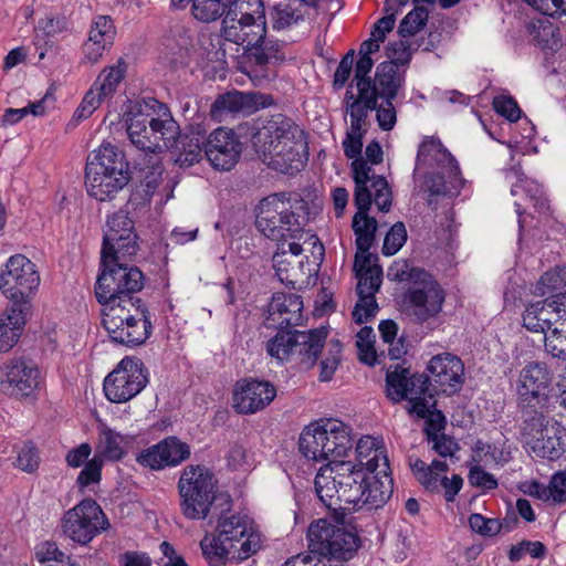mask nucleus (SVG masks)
Returning a JSON list of instances; mask_svg holds the SVG:
<instances>
[{
  "label": "nucleus",
  "instance_id": "nucleus-47",
  "mask_svg": "<svg viewBox=\"0 0 566 566\" xmlns=\"http://www.w3.org/2000/svg\"><path fill=\"white\" fill-rule=\"evenodd\" d=\"M410 469L417 481L429 492H438L440 490L441 478L438 472L432 471L428 464L420 459H410Z\"/></svg>",
  "mask_w": 566,
  "mask_h": 566
},
{
  "label": "nucleus",
  "instance_id": "nucleus-62",
  "mask_svg": "<svg viewBox=\"0 0 566 566\" xmlns=\"http://www.w3.org/2000/svg\"><path fill=\"white\" fill-rule=\"evenodd\" d=\"M105 97H101V93H98L94 87H92L82 99L78 107L75 109L73 119L76 122L88 118L94 111L101 105L102 101Z\"/></svg>",
  "mask_w": 566,
  "mask_h": 566
},
{
  "label": "nucleus",
  "instance_id": "nucleus-5",
  "mask_svg": "<svg viewBox=\"0 0 566 566\" xmlns=\"http://www.w3.org/2000/svg\"><path fill=\"white\" fill-rule=\"evenodd\" d=\"M310 221V208L303 198L273 193L258 207L256 228L266 238L280 243L300 241Z\"/></svg>",
  "mask_w": 566,
  "mask_h": 566
},
{
  "label": "nucleus",
  "instance_id": "nucleus-24",
  "mask_svg": "<svg viewBox=\"0 0 566 566\" xmlns=\"http://www.w3.org/2000/svg\"><path fill=\"white\" fill-rule=\"evenodd\" d=\"M429 375L427 387L429 394H446L448 396L458 392L463 384L464 365L461 359L449 353L433 356L428 365Z\"/></svg>",
  "mask_w": 566,
  "mask_h": 566
},
{
  "label": "nucleus",
  "instance_id": "nucleus-8",
  "mask_svg": "<svg viewBox=\"0 0 566 566\" xmlns=\"http://www.w3.org/2000/svg\"><path fill=\"white\" fill-rule=\"evenodd\" d=\"M413 174L423 175L422 186L430 195L457 196L464 182L455 159L434 137L420 144Z\"/></svg>",
  "mask_w": 566,
  "mask_h": 566
},
{
  "label": "nucleus",
  "instance_id": "nucleus-50",
  "mask_svg": "<svg viewBox=\"0 0 566 566\" xmlns=\"http://www.w3.org/2000/svg\"><path fill=\"white\" fill-rule=\"evenodd\" d=\"M551 333H545L544 346L546 353L554 358L566 360V331H560L558 322L549 329Z\"/></svg>",
  "mask_w": 566,
  "mask_h": 566
},
{
  "label": "nucleus",
  "instance_id": "nucleus-33",
  "mask_svg": "<svg viewBox=\"0 0 566 566\" xmlns=\"http://www.w3.org/2000/svg\"><path fill=\"white\" fill-rule=\"evenodd\" d=\"M376 260L377 256L374 254L359 255L356 253L354 262V270L358 277L357 293L364 295L369 304L374 303L375 294L382 280L381 268L373 263Z\"/></svg>",
  "mask_w": 566,
  "mask_h": 566
},
{
  "label": "nucleus",
  "instance_id": "nucleus-27",
  "mask_svg": "<svg viewBox=\"0 0 566 566\" xmlns=\"http://www.w3.org/2000/svg\"><path fill=\"white\" fill-rule=\"evenodd\" d=\"M190 455L189 444L175 436H170L143 450L137 457V462L151 470H163L179 465L188 460Z\"/></svg>",
  "mask_w": 566,
  "mask_h": 566
},
{
  "label": "nucleus",
  "instance_id": "nucleus-52",
  "mask_svg": "<svg viewBox=\"0 0 566 566\" xmlns=\"http://www.w3.org/2000/svg\"><path fill=\"white\" fill-rule=\"evenodd\" d=\"M342 354V344L337 339H332L328 344V353L326 357L321 361L319 380L328 381L334 376Z\"/></svg>",
  "mask_w": 566,
  "mask_h": 566
},
{
  "label": "nucleus",
  "instance_id": "nucleus-35",
  "mask_svg": "<svg viewBox=\"0 0 566 566\" xmlns=\"http://www.w3.org/2000/svg\"><path fill=\"white\" fill-rule=\"evenodd\" d=\"M405 82V74L395 62H382L376 69L371 91L375 98H395Z\"/></svg>",
  "mask_w": 566,
  "mask_h": 566
},
{
  "label": "nucleus",
  "instance_id": "nucleus-29",
  "mask_svg": "<svg viewBox=\"0 0 566 566\" xmlns=\"http://www.w3.org/2000/svg\"><path fill=\"white\" fill-rule=\"evenodd\" d=\"M303 248L298 241L283 242L279 244L273 255V268L279 280L294 287L300 281L310 275L304 270Z\"/></svg>",
  "mask_w": 566,
  "mask_h": 566
},
{
  "label": "nucleus",
  "instance_id": "nucleus-54",
  "mask_svg": "<svg viewBox=\"0 0 566 566\" xmlns=\"http://www.w3.org/2000/svg\"><path fill=\"white\" fill-rule=\"evenodd\" d=\"M526 554L531 555L533 558H543L546 555V547L538 541H522L518 544L511 546L509 551V559L516 563Z\"/></svg>",
  "mask_w": 566,
  "mask_h": 566
},
{
  "label": "nucleus",
  "instance_id": "nucleus-23",
  "mask_svg": "<svg viewBox=\"0 0 566 566\" xmlns=\"http://www.w3.org/2000/svg\"><path fill=\"white\" fill-rule=\"evenodd\" d=\"M41 370L30 358L15 356L0 367V386L13 396L29 397L41 384Z\"/></svg>",
  "mask_w": 566,
  "mask_h": 566
},
{
  "label": "nucleus",
  "instance_id": "nucleus-18",
  "mask_svg": "<svg viewBox=\"0 0 566 566\" xmlns=\"http://www.w3.org/2000/svg\"><path fill=\"white\" fill-rule=\"evenodd\" d=\"M553 373L542 361H531L520 371L517 394L522 419L544 412Z\"/></svg>",
  "mask_w": 566,
  "mask_h": 566
},
{
  "label": "nucleus",
  "instance_id": "nucleus-15",
  "mask_svg": "<svg viewBox=\"0 0 566 566\" xmlns=\"http://www.w3.org/2000/svg\"><path fill=\"white\" fill-rule=\"evenodd\" d=\"M126 260L117 256L115 261L105 263L101 259L103 271L95 284V296L99 304L109 305L112 301L119 304L142 301L137 293L144 286V275L138 268L126 265Z\"/></svg>",
  "mask_w": 566,
  "mask_h": 566
},
{
  "label": "nucleus",
  "instance_id": "nucleus-61",
  "mask_svg": "<svg viewBox=\"0 0 566 566\" xmlns=\"http://www.w3.org/2000/svg\"><path fill=\"white\" fill-rule=\"evenodd\" d=\"M427 438L430 443H432V449L443 458L453 457L454 453L459 450V446L457 441L446 436L444 433H436L431 431H427Z\"/></svg>",
  "mask_w": 566,
  "mask_h": 566
},
{
  "label": "nucleus",
  "instance_id": "nucleus-56",
  "mask_svg": "<svg viewBox=\"0 0 566 566\" xmlns=\"http://www.w3.org/2000/svg\"><path fill=\"white\" fill-rule=\"evenodd\" d=\"M15 465L28 473H33L39 469L40 455L38 449L32 442L24 443L18 451Z\"/></svg>",
  "mask_w": 566,
  "mask_h": 566
},
{
  "label": "nucleus",
  "instance_id": "nucleus-34",
  "mask_svg": "<svg viewBox=\"0 0 566 566\" xmlns=\"http://www.w3.org/2000/svg\"><path fill=\"white\" fill-rule=\"evenodd\" d=\"M324 451L327 464L337 461V458L346 455L352 449L349 428L337 419L322 420Z\"/></svg>",
  "mask_w": 566,
  "mask_h": 566
},
{
  "label": "nucleus",
  "instance_id": "nucleus-16",
  "mask_svg": "<svg viewBox=\"0 0 566 566\" xmlns=\"http://www.w3.org/2000/svg\"><path fill=\"white\" fill-rule=\"evenodd\" d=\"M522 437L535 457L557 460L566 452V428L544 412L523 418Z\"/></svg>",
  "mask_w": 566,
  "mask_h": 566
},
{
  "label": "nucleus",
  "instance_id": "nucleus-63",
  "mask_svg": "<svg viewBox=\"0 0 566 566\" xmlns=\"http://www.w3.org/2000/svg\"><path fill=\"white\" fill-rule=\"evenodd\" d=\"M384 102L379 105L376 103V118L379 127L382 130H391L397 122L396 108L392 104L395 98H382Z\"/></svg>",
  "mask_w": 566,
  "mask_h": 566
},
{
  "label": "nucleus",
  "instance_id": "nucleus-13",
  "mask_svg": "<svg viewBox=\"0 0 566 566\" xmlns=\"http://www.w3.org/2000/svg\"><path fill=\"white\" fill-rule=\"evenodd\" d=\"M428 387L427 378L423 374H410V370L399 365L389 367L386 373V395L394 403H398L405 399L408 400L407 412L416 415L418 418L424 419L429 416L434 418L431 422L439 420L444 421V417L440 411L432 412L436 402L433 395L427 397Z\"/></svg>",
  "mask_w": 566,
  "mask_h": 566
},
{
  "label": "nucleus",
  "instance_id": "nucleus-55",
  "mask_svg": "<svg viewBox=\"0 0 566 566\" xmlns=\"http://www.w3.org/2000/svg\"><path fill=\"white\" fill-rule=\"evenodd\" d=\"M366 129H354L350 128L346 133V137L343 140L344 154L347 158L356 160H363L367 166L366 160L360 158L361 149H363V137L366 134Z\"/></svg>",
  "mask_w": 566,
  "mask_h": 566
},
{
  "label": "nucleus",
  "instance_id": "nucleus-48",
  "mask_svg": "<svg viewBox=\"0 0 566 566\" xmlns=\"http://www.w3.org/2000/svg\"><path fill=\"white\" fill-rule=\"evenodd\" d=\"M566 286V268H556L545 272L538 280L536 290L539 294L562 293Z\"/></svg>",
  "mask_w": 566,
  "mask_h": 566
},
{
  "label": "nucleus",
  "instance_id": "nucleus-42",
  "mask_svg": "<svg viewBox=\"0 0 566 566\" xmlns=\"http://www.w3.org/2000/svg\"><path fill=\"white\" fill-rule=\"evenodd\" d=\"M469 525L471 530L483 536H495L504 527L507 531L511 530L509 517H504L503 521L497 518H488L482 514L473 513L469 517Z\"/></svg>",
  "mask_w": 566,
  "mask_h": 566
},
{
  "label": "nucleus",
  "instance_id": "nucleus-60",
  "mask_svg": "<svg viewBox=\"0 0 566 566\" xmlns=\"http://www.w3.org/2000/svg\"><path fill=\"white\" fill-rule=\"evenodd\" d=\"M103 467V459L95 454L93 459L88 460L83 470L77 476V483L81 488H86L90 484L98 483L101 481V472Z\"/></svg>",
  "mask_w": 566,
  "mask_h": 566
},
{
  "label": "nucleus",
  "instance_id": "nucleus-26",
  "mask_svg": "<svg viewBox=\"0 0 566 566\" xmlns=\"http://www.w3.org/2000/svg\"><path fill=\"white\" fill-rule=\"evenodd\" d=\"M276 396L275 387L265 380L247 378L237 381L232 406L238 413L251 415L263 410Z\"/></svg>",
  "mask_w": 566,
  "mask_h": 566
},
{
  "label": "nucleus",
  "instance_id": "nucleus-51",
  "mask_svg": "<svg viewBox=\"0 0 566 566\" xmlns=\"http://www.w3.org/2000/svg\"><path fill=\"white\" fill-rule=\"evenodd\" d=\"M115 36V29L113 21L109 17L101 15L96 19L91 27L88 39L101 42L104 48H109L113 44Z\"/></svg>",
  "mask_w": 566,
  "mask_h": 566
},
{
  "label": "nucleus",
  "instance_id": "nucleus-9",
  "mask_svg": "<svg viewBox=\"0 0 566 566\" xmlns=\"http://www.w3.org/2000/svg\"><path fill=\"white\" fill-rule=\"evenodd\" d=\"M132 179L129 163L124 151L111 144H102L85 168L87 193L98 201L112 200Z\"/></svg>",
  "mask_w": 566,
  "mask_h": 566
},
{
  "label": "nucleus",
  "instance_id": "nucleus-40",
  "mask_svg": "<svg viewBox=\"0 0 566 566\" xmlns=\"http://www.w3.org/2000/svg\"><path fill=\"white\" fill-rule=\"evenodd\" d=\"M234 0H191V12L201 22H213L223 15Z\"/></svg>",
  "mask_w": 566,
  "mask_h": 566
},
{
  "label": "nucleus",
  "instance_id": "nucleus-59",
  "mask_svg": "<svg viewBox=\"0 0 566 566\" xmlns=\"http://www.w3.org/2000/svg\"><path fill=\"white\" fill-rule=\"evenodd\" d=\"M387 56L389 62H395V65H407L411 59V43L408 38H401L399 41H391L388 43Z\"/></svg>",
  "mask_w": 566,
  "mask_h": 566
},
{
  "label": "nucleus",
  "instance_id": "nucleus-11",
  "mask_svg": "<svg viewBox=\"0 0 566 566\" xmlns=\"http://www.w3.org/2000/svg\"><path fill=\"white\" fill-rule=\"evenodd\" d=\"M112 301L102 305V325L113 343L127 347L144 344L150 336L153 324L143 301L119 304Z\"/></svg>",
  "mask_w": 566,
  "mask_h": 566
},
{
  "label": "nucleus",
  "instance_id": "nucleus-39",
  "mask_svg": "<svg viewBox=\"0 0 566 566\" xmlns=\"http://www.w3.org/2000/svg\"><path fill=\"white\" fill-rule=\"evenodd\" d=\"M127 71V64L123 59H119L114 65L105 67L93 86L98 93H101V97L112 96L118 86V84L125 77Z\"/></svg>",
  "mask_w": 566,
  "mask_h": 566
},
{
  "label": "nucleus",
  "instance_id": "nucleus-38",
  "mask_svg": "<svg viewBox=\"0 0 566 566\" xmlns=\"http://www.w3.org/2000/svg\"><path fill=\"white\" fill-rule=\"evenodd\" d=\"M324 438L322 420L317 423L311 424L306 430L301 433L298 448L301 453L308 460L314 462L326 461L324 451Z\"/></svg>",
  "mask_w": 566,
  "mask_h": 566
},
{
  "label": "nucleus",
  "instance_id": "nucleus-41",
  "mask_svg": "<svg viewBox=\"0 0 566 566\" xmlns=\"http://www.w3.org/2000/svg\"><path fill=\"white\" fill-rule=\"evenodd\" d=\"M124 438L109 428H103L98 443L99 457H104L112 461L120 460L125 453L123 449Z\"/></svg>",
  "mask_w": 566,
  "mask_h": 566
},
{
  "label": "nucleus",
  "instance_id": "nucleus-17",
  "mask_svg": "<svg viewBox=\"0 0 566 566\" xmlns=\"http://www.w3.org/2000/svg\"><path fill=\"white\" fill-rule=\"evenodd\" d=\"M39 285L36 265L22 254L10 256L0 271V291L12 305L29 308L30 298Z\"/></svg>",
  "mask_w": 566,
  "mask_h": 566
},
{
  "label": "nucleus",
  "instance_id": "nucleus-10",
  "mask_svg": "<svg viewBox=\"0 0 566 566\" xmlns=\"http://www.w3.org/2000/svg\"><path fill=\"white\" fill-rule=\"evenodd\" d=\"M180 509L188 520H206L216 510V502L230 504L228 495L217 494V481L205 465H187L178 481Z\"/></svg>",
  "mask_w": 566,
  "mask_h": 566
},
{
  "label": "nucleus",
  "instance_id": "nucleus-32",
  "mask_svg": "<svg viewBox=\"0 0 566 566\" xmlns=\"http://www.w3.org/2000/svg\"><path fill=\"white\" fill-rule=\"evenodd\" d=\"M559 302L558 293L552 298L531 303L523 313V326L531 332L545 334L556 324V306Z\"/></svg>",
  "mask_w": 566,
  "mask_h": 566
},
{
  "label": "nucleus",
  "instance_id": "nucleus-4",
  "mask_svg": "<svg viewBox=\"0 0 566 566\" xmlns=\"http://www.w3.org/2000/svg\"><path fill=\"white\" fill-rule=\"evenodd\" d=\"M261 546L260 535L253 530V521L245 515L221 514L214 535H206L200 547L210 566H226L229 558L244 560Z\"/></svg>",
  "mask_w": 566,
  "mask_h": 566
},
{
  "label": "nucleus",
  "instance_id": "nucleus-19",
  "mask_svg": "<svg viewBox=\"0 0 566 566\" xmlns=\"http://www.w3.org/2000/svg\"><path fill=\"white\" fill-rule=\"evenodd\" d=\"M109 526L101 506L92 499L81 501L61 518L63 534L75 543L86 545Z\"/></svg>",
  "mask_w": 566,
  "mask_h": 566
},
{
  "label": "nucleus",
  "instance_id": "nucleus-53",
  "mask_svg": "<svg viewBox=\"0 0 566 566\" xmlns=\"http://www.w3.org/2000/svg\"><path fill=\"white\" fill-rule=\"evenodd\" d=\"M407 241V230L402 222H396L390 230L387 232L384 245L382 254L390 256L396 254Z\"/></svg>",
  "mask_w": 566,
  "mask_h": 566
},
{
  "label": "nucleus",
  "instance_id": "nucleus-6",
  "mask_svg": "<svg viewBox=\"0 0 566 566\" xmlns=\"http://www.w3.org/2000/svg\"><path fill=\"white\" fill-rule=\"evenodd\" d=\"M388 277L399 283L411 284L402 295V307L417 323L434 318L442 311L446 301L444 290L423 269L412 265L408 260H398L389 266Z\"/></svg>",
  "mask_w": 566,
  "mask_h": 566
},
{
  "label": "nucleus",
  "instance_id": "nucleus-44",
  "mask_svg": "<svg viewBox=\"0 0 566 566\" xmlns=\"http://www.w3.org/2000/svg\"><path fill=\"white\" fill-rule=\"evenodd\" d=\"M375 334L371 327H363L356 335V346L358 358L361 363L373 366L377 363V352L375 349Z\"/></svg>",
  "mask_w": 566,
  "mask_h": 566
},
{
  "label": "nucleus",
  "instance_id": "nucleus-25",
  "mask_svg": "<svg viewBox=\"0 0 566 566\" xmlns=\"http://www.w3.org/2000/svg\"><path fill=\"white\" fill-rule=\"evenodd\" d=\"M205 155L217 170L229 171L242 153V144L232 129L220 127L214 129L203 142Z\"/></svg>",
  "mask_w": 566,
  "mask_h": 566
},
{
  "label": "nucleus",
  "instance_id": "nucleus-1",
  "mask_svg": "<svg viewBox=\"0 0 566 566\" xmlns=\"http://www.w3.org/2000/svg\"><path fill=\"white\" fill-rule=\"evenodd\" d=\"M315 491L322 503L335 514L385 505L394 481L387 455L375 451L366 468L350 461H334L322 467L315 476Z\"/></svg>",
  "mask_w": 566,
  "mask_h": 566
},
{
  "label": "nucleus",
  "instance_id": "nucleus-46",
  "mask_svg": "<svg viewBox=\"0 0 566 566\" xmlns=\"http://www.w3.org/2000/svg\"><path fill=\"white\" fill-rule=\"evenodd\" d=\"M302 18L303 14L286 2L275 4L271 12L272 24L276 30L290 28L296 24Z\"/></svg>",
  "mask_w": 566,
  "mask_h": 566
},
{
  "label": "nucleus",
  "instance_id": "nucleus-43",
  "mask_svg": "<svg viewBox=\"0 0 566 566\" xmlns=\"http://www.w3.org/2000/svg\"><path fill=\"white\" fill-rule=\"evenodd\" d=\"M429 12L423 7L411 10L400 22L398 34L400 38H410L421 31L427 24Z\"/></svg>",
  "mask_w": 566,
  "mask_h": 566
},
{
  "label": "nucleus",
  "instance_id": "nucleus-21",
  "mask_svg": "<svg viewBox=\"0 0 566 566\" xmlns=\"http://www.w3.org/2000/svg\"><path fill=\"white\" fill-rule=\"evenodd\" d=\"M137 234L135 223L128 212L119 210L111 216L104 230L101 251L103 262L115 261L117 256L130 259L137 253Z\"/></svg>",
  "mask_w": 566,
  "mask_h": 566
},
{
  "label": "nucleus",
  "instance_id": "nucleus-37",
  "mask_svg": "<svg viewBox=\"0 0 566 566\" xmlns=\"http://www.w3.org/2000/svg\"><path fill=\"white\" fill-rule=\"evenodd\" d=\"M28 308L11 305L0 316V353L9 352L19 340Z\"/></svg>",
  "mask_w": 566,
  "mask_h": 566
},
{
  "label": "nucleus",
  "instance_id": "nucleus-12",
  "mask_svg": "<svg viewBox=\"0 0 566 566\" xmlns=\"http://www.w3.org/2000/svg\"><path fill=\"white\" fill-rule=\"evenodd\" d=\"M333 515L337 525L323 518L317 520L310 524L307 539L308 548L325 556L332 565H336V562H346L354 557L360 539L356 530L345 526L350 523L346 520L345 513Z\"/></svg>",
  "mask_w": 566,
  "mask_h": 566
},
{
  "label": "nucleus",
  "instance_id": "nucleus-64",
  "mask_svg": "<svg viewBox=\"0 0 566 566\" xmlns=\"http://www.w3.org/2000/svg\"><path fill=\"white\" fill-rule=\"evenodd\" d=\"M282 566H338L332 565L329 559L314 553L311 548L290 557Z\"/></svg>",
  "mask_w": 566,
  "mask_h": 566
},
{
  "label": "nucleus",
  "instance_id": "nucleus-7",
  "mask_svg": "<svg viewBox=\"0 0 566 566\" xmlns=\"http://www.w3.org/2000/svg\"><path fill=\"white\" fill-rule=\"evenodd\" d=\"M220 35L226 41L241 45L245 52L255 50L258 64H265L268 56L261 50L266 38L263 0H234L222 18Z\"/></svg>",
  "mask_w": 566,
  "mask_h": 566
},
{
  "label": "nucleus",
  "instance_id": "nucleus-14",
  "mask_svg": "<svg viewBox=\"0 0 566 566\" xmlns=\"http://www.w3.org/2000/svg\"><path fill=\"white\" fill-rule=\"evenodd\" d=\"M328 331L319 327L310 331H297L291 327L277 328L274 337L266 342V352L280 361L294 359L304 368H312L321 354Z\"/></svg>",
  "mask_w": 566,
  "mask_h": 566
},
{
  "label": "nucleus",
  "instance_id": "nucleus-49",
  "mask_svg": "<svg viewBox=\"0 0 566 566\" xmlns=\"http://www.w3.org/2000/svg\"><path fill=\"white\" fill-rule=\"evenodd\" d=\"M522 192L526 193V197L535 208L539 210L547 208L546 199L543 197L542 188L537 182L527 178H520L517 182L512 186L511 193L512 196H518Z\"/></svg>",
  "mask_w": 566,
  "mask_h": 566
},
{
  "label": "nucleus",
  "instance_id": "nucleus-2",
  "mask_svg": "<svg viewBox=\"0 0 566 566\" xmlns=\"http://www.w3.org/2000/svg\"><path fill=\"white\" fill-rule=\"evenodd\" d=\"M128 137L138 149L145 151L144 161L138 163L145 172L147 195L154 191L163 174L159 154L174 147L179 126L166 104L149 97L137 104L127 125Z\"/></svg>",
  "mask_w": 566,
  "mask_h": 566
},
{
  "label": "nucleus",
  "instance_id": "nucleus-22",
  "mask_svg": "<svg viewBox=\"0 0 566 566\" xmlns=\"http://www.w3.org/2000/svg\"><path fill=\"white\" fill-rule=\"evenodd\" d=\"M255 153L270 168L282 174L298 172L307 163L308 147L305 133L293 140L268 144L265 148L254 147Z\"/></svg>",
  "mask_w": 566,
  "mask_h": 566
},
{
  "label": "nucleus",
  "instance_id": "nucleus-28",
  "mask_svg": "<svg viewBox=\"0 0 566 566\" xmlns=\"http://www.w3.org/2000/svg\"><path fill=\"white\" fill-rule=\"evenodd\" d=\"M252 130V145L259 148H265L270 143L293 140L304 132L293 119L283 114L256 120Z\"/></svg>",
  "mask_w": 566,
  "mask_h": 566
},
{
  "label": "nucleus",
  "instance_id": "nucleus-45",
  "mask_svg": "<svg viewBox=\"0 0 566 566\" xmlns=\"http://www.w3.org/2000/svg\"><path fill=\"white\" fill-rule=\"evenodd\" d=\"M202 145L199 138H184L179 142L176 140L175 145L179 150V154L176 158V163L179 166H191L195 163H198L202 156Z\"/></svg>",
  "mask_w": 566,
  "mask_h": 566
},
{
  "label": "nucleus",
  "instance_id": "nucleus-31",
  "mask_svg": "<svg viewBox=\"0 0 566 566\" xmlns=\"http://www.w3.org/2000/svg\"><path fill=\"white\" fill-rule=\"evenodd\" d=\"M271 104V97L253 92H230L219 96L211 106L213 116L223 114H251Z\"/></svg>",
  "mask_w": 566,
  "mask_h": 566
},
{
  "label": "nucleus",
  "instance_id": "nucleus-57",
  "mask_svg": "<svg viewBox=\"0 0 566 566\" xmlns=\"http://www.w3.org/2000/svg\"><path fill=\"white\" fill-rule=\"evenodd\" d=\"M36 557L41 563H53L49 566H63L72 564L70 557L59 549L57 545L53 542L43 543L38 552Z\"/></svg>",
  "mask_w": 566,
  "mask_h": 566
},
{
  "label": "nucleus",
  "instance_id": "nucleus-36",
  "mask_svg": "<svg viewBox=\"0 0 566 566\" xmlns=\"http://www.w3.org/2000/svg\"><path fill=\"white\" fill-rule=\"evenodd\" d=\"M373 91H367L361 87L357 90V95H354L352 90H347L345 94L346 113L350 117V128L366 129L367 118L370 111L376 108V102Z\"/></svg>",
  "mask_w": 566,
  "mask_h": 566
},
{
  "label": "nucleus",
  "instance_id": "nucleus-30",
  "mask_svg": "<svg viewBox=\"0 0 566 566\" xmlns=\"http://www.w3.org/2000/svg\"><path fill=\"white\" fill-rule=\"evenodd\" d=\"M303 301L300 295L274 293L264 316V325L269 328L297 326L302 322Z\"/></svg>",
  "mask_w": 566,
  "mask_h": 566
},
{
  "label": "nucleus",
  "instance_id": "nucleus-20",
  "mask_svg": "<svg viewBox=\"0 0 566 566\" xmlns=\"http://www.w3.org/2000/svg\"><path fill=\"white\" fill-rule=\"evenodd\" d=\"M147 382V369L143 361L125 357L104 379V392L109 401L122 403L137 396Z\"/></svg>",
  "mask_w": 566,
  "mask_h": 566
},
{
  "label": "nucleus",
  "instance_id": "nucleus-58",
  "mask_svg": "<svg viewBox=\"0 0 566 566\" xmlns=\"http://www.w3.org/2000/svg\"><path fill=\"white\" fill-rule=\"evenodd\" d=\"M373 66L374 61L371 56L359 55V59L355 65L354 78L349 87H353V85H355L357 90H361L363 87L364 90L370 91L371 80L368 76V74L370 73Z\"/></svg>",
  "mask_w": 566,
  "mask_h": 566
},
{
  "label": "nucleus",
  "instance_id": "nucleus-3",
  "mask_svg": "<svg viewBox=\"0 0 566 566\" xmlns=\"http://www.w3.org/2000/svg\"><path fill=\"white\" fill-rule=\"evenodd\" d=\"M355 182L354 203L357 212L353 218L352 228L356 237V248L359 255L371 254L370 248L375 242L378 222L367 214L373 202L379 211L390 210L392 193L384 176L374 174V169L363 160L352 163Z\"/></svg>",
  "mask_w": 566,
  "mask_h": 566
}]
</instances>
